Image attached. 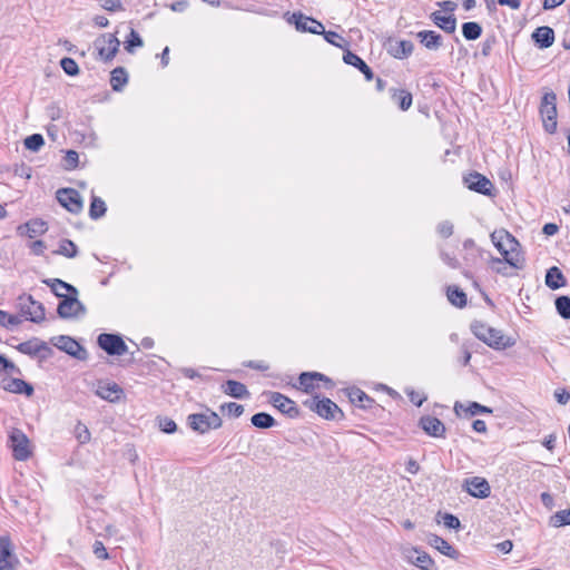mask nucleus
Segmentation results:
<instances>
[{"instance_id":"nucleus-1","label":"nucleus","mask_w":570,"mask_h":570,"mask_svg":"<svg viewBox=\"0 0 570 570\" xmlns=\"http://www.w3.org/2000/svg\"><path fill=\"white\" fill-rule=\"evenodd\" d=\"M470 328L480 341L492 348L505 350L515 344L514 340L505 336L500 330L491 327L481 321H473Z\"/></svg>"},{"instance_id":"nucleus-2","label":"nucleus","mask_w":570,"mask_h":570,"mask_svg":"<svg viewBox=\"0 0 570 570\" xmlns=\"http://www.w3.org/2000/svg\"><path fill=\"white\" fill-rule=\"evenodd\" d=\"M17 307L20 314L30 322L41 323L46 318L43 304L36 301L31 295H20L17 299Z\"/></svg>"},{"instance_id":"nucleus-3","label":"nucleus","mask_w":570,"mask_h":570,"mask_svg":"<svg viewBox=\"0 0 570 570\" xmlns=\"http://www.w3.org/2000/svg\"><path fill=\"white\" fill-rule=\"evenodd\" d=\"M187 422L191 430L202 434L212 429L215 430L220 428L223 423L219 415L210 410H207L205 413L189 414Z\"/></svg>"},{"instance_id":"nucleus-4","label":"nucleus","mask_w":570,"mask_h":570,"mask_svg":"<svg viewBox=\"0 0 570 570\" xmlns=\"http://www.w3.org/2000/svg\"><path fill=\"white\" fill-rule=\"evenodd\" d=\"M303 404L326 420H335L337 414L341 417L344 415L337 404L327 397L318 399V396H314L304 401Z\"/></svg>"},{"instance_id":"nucleus-5","label":"nucleus","mask_w":570,"mask_h":570,"mask_svg":"<svg viewBox=\"0 0 570 570\" xmlns=\"http://www.w3.org/2000/svg\"><path fill=\"white\" fill-rule=\"evenodd\" d=\"M87 312L85 305L78 299V294L69 293L60 298L57 307V314L60 318L68 320L85 315Z\"/></svg>"},{"instance_id":"nucleus-6","label":"nucleus","mask_w":570,"mask_h":570,"mask_svg":"<svg viewBox=\"0 0 570 570\" xmlns=\"http://www.w3.org/2000/svg\"><path fill=\"white\" fill-rule=\"evenodd\" d=\"M50 342L59 350L79 361H85L88 357L86 348L68 335L55 336Z\"/></svg>"},{"instance_id":"nucleus-7","label":"nucleus","mask_w":570,"mask_h":570,"mask_svg":"<svg viewBox=\"0 0 570 570\" xmlns=\"http://www.w3.org/2000/svg\"><path fill=\"white\" fill-rule=\"evenodd\" d=\"M9 441L16 460L24 461L30 456L29 439L21 430L13 429L9 435Z\"/></svg>"},{"instance_id":"nucleus-8","label":"nucleus","mask_w":570,"mask_h":570,"mask_svg":"<svg viewBox=\"0 0 570 570\" xmlns=\"http://www.w3.org/2000/svg\"><path fill=\"white\" fill-rule=\"evenodd\" d=\"M98 345L108 355H124L127 352V345L117 334L102 333L98 336Z\"/></svg>"},{"instance_id":"nucleus-9","label":"nucleus","mask_w":570,"mask_h":570,"mask_svg":"<svg viewBox=\"0 0 570 570\" xmlns=\"http://www.w3.org/2000/svg\"><path fill=\"white\" fill-rule=\"evenodd\" d=\"M464 184L470 190L475 193L493 196L494 185L484 175L473 171L463 178Z\"/></svg>"},{"instance_id":"nucleus-10","label":"nucleus","mask_w":570,"mask_h":570,"mask_svg":"<svg viewBox=\"0 0 570 570\" xmlns=\"http://www.w3.org/2000/svg\"><path fill=\"white\" fill-rule=\"evenodd\" d=\"M99 56L105 61L114 59L119 50L120 41L112 33L105 35L95 41Z\"/></svg>"},{"instance_id":"nucleus-11","label":"nucleus","mask_w":570,"mask_h":570,"mask_svg":"<svg viewBox=\"0 0 570 570\" xmlns=\"http://www.w3.org/2000/svg\"><path fill=\"white\" fill-rule=\"evenodd\" d=\"M59 204L72 214H78L82 209V199L80 194L73 188H61L57 191Z\"/></svg>"},{"instance_id":"nucleus-12","label":"nucleus","mask_w":570,"mask_h":570,"mask_svg":"<svg viewBox=\"0 0 570 570\" xmlns=\"http://www.w3.org/2000/svg\"><path fill=\"white\" fill-rule=\"evenodd\" d=\"M19 560L13 553L12 543L9 537H0V570H16Z\"/></svg>"},{"instance_id":"nucleus-13","label":"nucleus","mask_w":570,"mask_h":570,"mask_svg":"<svg viewBox=\"0 0 570 570\" xmlns=\"http://www.w3.org/2000/svg\"><path fill=\"white\" fill-rule=\"evenodd\" d=\"M289 22H294L298 31L321 35L324 32V26L314 18L306 17L303 13H293Z\"/></svg>"},{"instance_id":"nucleus-14","label":"nucleus","mask_w":570,"mask_h":570,"mask_svg":"<svg viewBox=\"0 0 570 570\" xmlns=\"http://www.w3.org/2000/svg\"><path fill=\"white\" fill-rule=\"evenodd\" d=\"M463 489H465L470 495L478 499H485L491 493L489 482L480 476L465 479Z\"/></svg>"},{"instance_id":"nucleus-15","label":"nucleus","mask_w":570,"mask_h":570,"mask_svg":"<svg viewBox=\"0 0 570 570\" xmlns=\"http://www.w3.org/2000/svg\"><path fill=\"white\" fill-rule=\"evenodd\" d=\"M491 239L502 256L509 255V252H514L519 245L517 239L505 230L493 232Z\"/></svg>"},{"instance_id":"nucleus-16","label":"nucleus","mask_w":570,"mask_h":570,"mask_svg":"<svg viewBox=\"0 0 570 570\" xmlns=\"http://www.w3.org/2000/svg\"><path fill=\"white\" fill-rule=\"evenodd\" d=\"M271 403L282 413L287 414L289 417L298 415L299 411L294 401L278 392H273L269 399Z\"/></svg>"},{"instance_id":"nucleus-17","label":"nucleus","mask_w":570,"mask_h":570,"mask_svg":"<svg viewBox=\"0 0 570 570\" xmlns=\"http://www.w3.org/2000/svg\"><path fill=\"white\" fill-rule=\"evenodd\" d=\"M419 425L422 430L434 438H442L445 433V426L441 420L435 416L425 415L420 419Z\"/></svg>"},{"instance_id":"nucleus-18","label":"nucleus","mask_w":570,"mask_h":570,"mask_svg":"<svg viewBox=\"0 0 570 570\" xmlns=\"http://www.w3.org/2000/svg\"><path fill=\"white\" fill-rule=\"evenodd\" d=\"M47 286L50 287L51 292L59 298L63 297L65 295L69 294V293H72V294H78V289L65 282V281H61L59 278H47V279H43L42 281Z\"/></svg>"},{"instance_id":"nucleus-19","label":"nucleus","mask_w":570,"mask_h":570,"mask_svg":"<svg viewBox=\"0 0 570 570\" xmlns=\"http://www.w3.org/2000/svg\"><path fill=\"white\" fill-rule=\"evenodd\" d=\"M532 39L539 48H549L553 45L554 31L548 26L539 27L533 31Z\"/></svg>"},{"instance_id":"nucleus-20","label":"nucleus","mask_w":570,"mask_h":570,"mask_svg":"<svg viewBox=\"0 0 570 570\" xmlns=\"http://www.w3.org/2000/svg\"><path fill=\"white\" fill-rule=\"evenodd\" d=\"M343 60L345 63L357 68L364 75V77L367 81H370L374 78V73H373L372 69L356 53L347 50L343 56Z\"/></svg>"},{"instance_id":"nucleus-21","label":"nucleus","mask_w":570,"mask_h":570,"mask_svg":"<svg viewBox=\"0 0 570 570\" xmlns=\"http://www.w3.org/2000/svg\"><path fill=\"white\" fill-rule=\"evenodd\" d=\"M17 350L20 353L35 356L39 354L41 351H46L48 354L52 353V350L47 345L46 342H41L38 338L29 340L20 343L17 346Z\"/></svg>"},{"instance_id":"nucleus-22","label":"nucleus","mask_w":570,"mask_h":570,"mask_svg":"<svg viewBox=\"0 0 570 570\" xmlns=\"http://www.w3.org/2000/svg\"><path fill=\"white\" fill-rule=\"evenodd\" d=\"M2 389L17 394H26L27 396L33 393L32 385L21 379L2 380Z\"/></svg>"},{"instance_id":"nucleus-23","label":"nucleus","mask_w":570,"mask_h":570,"mask_svg":"<svg viewBox=\"0 0 570 570\" xmlns=\"http://www.w3.org/2000/svg\"><path fill=\"white\" fill-rule=\"evenodd\" d=\"M430 19L446 33H453L456 29V18L453 14L443 16L440 11H434Z\"/></svg>"},{"instance_id":"nucleus-24","label":"nucleus","mask_w":570,"mask_h":570,"mask_svg":"<svg viewBox=\"0 0 570 570\" xmlns=\"http://www.w3.org/2000/svg\"><path fill=\"white\" fill-rule=\"evenodd\" d=\"M428 543L452 559H456L459 556V552L448 541L436 534L430 533L428 535Z\"/></svg>"},{"instance_id":"nucleus-25","label":"nucleus","mask_w":570,"mask_h":570,"mask_svg":"<svg viewBox=\"0 0 570 570\" xmlns=\"http://www.w3.org/2000/svg\"><path fill=\"white\" fill-rule=\"evenodd\" d=\"M416 38L429 50H438L442 46V36L433 30H422Z\"/></svg>"},{"instance_id":"nucleus-26","label":"nucleus","mask_w":570,"mask_h":570,"mask_svg":"<svg viewBox=\"0 0 570 570\" xmlns=\"http://www.w3.org/2000/svg\"><path fill=\"white\" fill-rule=\"evenodd\" d=\"M222 387L224 393L232 397L240 400L249 397V392L246 385L240 382L228 380L225 382V384H223Z\"/></svg>"},{"instance_id":"nucleus-27","label":"nucleus","mask_w":570,"mask_h":570,"mask_svg":"<svg viewBox=\"0 0 570 570\" xmlns=\"http://www.w3.org/2000/svg\"><path fill=\"white\" fill-rule=\"evenodd\" d=\"M122 394V389L116 383L100 384L97 390V395L109 402H117Z\"/></svg>"},{"instance_id":"nucleus-28","label":"nucleus","mask_w":570,"mask_h":570,"mask_svg":"<svg viewBox=\"0 0 570 570\" xmlns=\"http://www.w3.org/2000/svg\"><path fill=\"white\" fill-rule=\"evenodd\" d=\"M546 285L551 289H558L566 285V278L559 267L552 266L547 271Z\"/></svg>"},{"instance_id":"nucleus-29","label":"nucleus","mask_w":570,"mask_h":570,"mask_svg":"<svg viewBox=\"0 0 570 570\" xmlns=\"http://www.w3.org/2000/svg\"><path fill=\"white\" fill-rule=\"evenodd\" d=\"M348 397L353 404L358 405L362 409L372 407L375 401L370 397L365 392L358 387H352L348 390Z\"/></svg>"},{"instance_id":"nucleus-30","label":"nucleus","mask_w":570,"mask_h":570,"mask_svg":"<svg viewBox=\"0 0 570 570\" xmlns=\"http://www.w3.org/2000/svg\"><path fill=\"white\" fill-rule=\"evenodd\" d=\"M414 46L410 40H401L390 46V52L397 59H404L413 52Z\"/></svg>"},{"instance_id":"nucleus-31","label":"nucleus","mask_w":570,"mask_h":570,"mask_svg":"<svg viewBox=\"0 0 570 570\" xmlns=\"http://www.w3.org/2000/svg\"><path fill=\"white\" fill-rule=\"evenodd\" d=\"M392 102L399 107H411L412 95L410 91L402 88L390 89Z\"/></svg>"},{"instance_id":"nucleus-32","label":"nucleus","mask_w":570,"mask_h":570,"mask_svg":"<svg viewBox=\"0 0 570 570\" xmlns=\"http://www.w3.org/2000/svg\"><path fill=\"white\" fill-rule=\"evenodd\" d=\"M540 112L546 131L553 134L557 130L558 109H540Z\"/></svg>"},{"instance_id":"nucleus-33","label":"nucleus","mask_w":570,"mask_h":570,"mask_svg":"<svg viewBox=\"0 0 570 570\" xmlns=\"http://www.w3.org/2000/svg\"><path fill=\"white\" fill-rule=\"evenodd\" d=\"M128 81V73L125 68L117 67L111 71L110 85L114 90L120 91Z\"/></svg>"},{"instance_id":"nucleus-34","label":"nucleus","mask_w":570,"mask_h":570,"mask_svg":"<svg viewBox=\"0 0 570 570\" xmlns=\"http://www.w3.org/2000/svg\"><path fill=\"white\" fill-rule=\"evenodd\" d=\"M250 422L255 428L258 429H269L276 424L275 419L266 412H258L254 414L250 417Z\"/></svg>"},{"instance_id":"nucleus-35","label":"nucleus","mask_w":570,"mask_h":570,"mask_svg":"<svg viewBox=\"0 0 570 570\" xmlns=\"http://www.w3.org/2000/svg\"><path fill=\"white\" fill-rule=\"evenodd\" d=\"M448 298L450 303L456 307H464L466 305V294L456 286L448 288Z\"/></svg>"},{"instance_id":"nucleus-36","label":"nucleus","mask_w":570,"mask_h":570,"mask_svg":"<svg viewBox=\"0 0 570 570\" xmlns=\"http://www.w3.org/2000/svg\"><path fill=\"white\" fill-rule=\"evenodd\" d=\"M462 35L466 40H476L482 35V27L474 21L462 24Z\"/></svg>"},{"instance_id":"nucleus-37","label":"nucleus","mask_w":570,"mask_h":570,"mask_svg":"<svg viewBox=\"0 0 570 570\" xmlns=\"http://www.w3.org/2000/svg\"><path fill=\"white\" fill-rule=\"evenodd\" d=\"M23 227L27 229V235L33 238L38 235H42L47 230V223L41 219H32Z\"/></svg>"},{"instance_id":"nucleus-38","label":"nucleus","mask_w":570,"mask_h":570,"mask_svg":"<svg viewBox=\"0 0 570 570\" xmlns=\"http://www.w3.org/2000/svg\"><path fill=\"white\" fill-rule=\"evenodd\" d=\"M106 209L105 202L101 198L94 196L89 208V216L92 219H98L105 215Z\"/></svg>"},{"instance_id":"nucleus-39","label":"nucleus","mask_w":570,"mask_h":570,"mask_svg":"<svg viewBox=\"0 0 570 570\" xmlns=\"http://www.w3.org/2000/svg\"><path fill=\"white\" fill-rule=\"evenodd\" d=\"M558 314L564 318L570 320V297L562 295L556 298L554 302Z\"/></svg>"},{"instance_id":"nucleus-40","label":"nucleus","mask_w":570,"mask_h":570,"mask_svg":"<svg viewBox=\"0 0 570 570\" xmlns=\"http://www.w3.org/2000/svg\"><path fill=\"white\" fill-rule=\"evenodd\" d=\"M414 564L422 570H436L433 559L424 551L419 549Z\"/></svg>"},{"instance_id":"nucleus-41","label":"nucleus","mask_w":570,"mask_h":570,"mask_svg":"<svg viewBox=\"0 0 570 570\" xmlns=\"http://www.w3.org/2000/svg\"><path fill=\"white\" fill-rule=\"evenodd\" d=\"M24 147L30 151H39L45 145V139L40 134H32L24 139Z\"/></svg>"},{"instance_id":"nucleus-42","label":"nucleus","mask_w":570,"mask_h":570,"mask_svg":"<svg viewBox=\"0 0 570 570\" xmlns=\"http://www.w3.org/2000/svg\"><path fill=\"white\" fill-rule=\"evenodd\" d=\"M550 524L557 528L570 524V508L556 512L550 518Z\"/></svg>"},{"instance_id":"nucleus-43","label":"nucleus","mask_w":570,"mask_h":570,"mask_svg":"<svg viewBox=\"0 0 570 570\" xmlns=\"http://www.w3.org/2000/svg\"><path fill=\"white\" fill-rule=\"evenodd\" d=\"M56 254L63 255L69 258L76 257L78 254L77 246L72 240L63 239Z\"/></svg>"},{"instance_id":"nucleus-44","label":"nucleus","mask_w":570,"mask_h":570,"mask_svg":"<svg viewBox=\"0 0 570 570\" xmlns=\"http://www.w3.org/2000/svg\"><path fill=\"white\" fill-rule=\"evenodd\" d=\"M60 66L68 76H76L79 72V67L72 58H62L60 60Z\"/></svg>"},{"instance_id":"nucleus-45","label":"nucleus","mask_w":570,"mask_h":570,"mask_svg":"<svg viewBox=\"0 0 570 570\" xmlns=\"http://www.w3.org/2000/svg\"><path fill=\"white\" fill-rule=\"evenodd\" d=\"M142 45L144 42L139 33L136 30L131 29L129 37L126 41V50L128 52H132L135 47H142Z\"/></svg>"},{"instance_id":"nucleus-46","label":"nucleus","mask_w":570,"mask_h":570,"mask_svg":"<svg viewBox=\"0 0 570 570\" xmlns=\"http://www.w3.org/2000/svg\"><path fill=\"white\" fill-rule=\"evenodd\" d=\"M321 35H324L325 40L335 47L343 48L344 45L346 43L344 38L342 36H340L338 33H336L335 31H325L324 30V32H322Z\"/></svg>"},{"instance_id":"nucleus-47","label":"nucleus","mask_w":570,"mask_h":570,"mask_svg":"<svg viewBox=\"0 0 570 570\" xmlns=\"http://www.w3.org/2000/svg\"><path fill=\"white\" fill-rule=\"evenodd\" d=\"M75 434L79 443L85 444L90 441V432L88 428L82 424L81 422H78L75 428Z\"/></svg>"},{"instance_id":"nucleus-48","label":"nucleus","mask_w":570,"mask_h":570,"mask_svg":"<svg viewBox=\"0 0 570 570\" xmlns=\"http://www.w3.org/2000/svg\"><path fill=\"white\" fill-rule=\"evenodd\" d=\"M470 416H474L476 414L492 413V409L482 405L478 402H471L468 407L464 409Z\"/></svg>"},{"instance_id":"nucleus-49","label":"nucleus","mask_w":570,"mask_h":570,"mask_svg":"<svg viewBox=\"0 0 570 570\" xmlns=\"http://www.w3.org/2000/svg\"><path fill=\"white\" fill-rule=\"evenodd\" d=\"M220 409L222 411H227L234 417H239L244 413V406L235 402L225 403Z\"/></svg>"},{"instance_id":"nucleus-50","label":"nucleus","mask_w":570,"mask_h":570,"mask_svg":"<svg viewBox=\"0 0 570 570\" xmlns=\"http://www.w3.org/2000/svg\"><path fill=\"white\" fill-rule=\"evenodd\" d=\"M79 155L76 150H68L65 156V168L75 169L78 166Z\"/></svg>"},{"instance_id":"nucleus-51","label":"nucleus","mask_w":570,"mask_h":570,"mask_svg":"<svg viewBox=\"0 0 570 570\" xmlns=\"http://www.w3.org/2000/svg\"><path fill=\"white\" fill-rule=\"evenodd\" d=\"M454 226L450 220L441 222L436 230L442 238H449L453 234Z\"/></svg>"},{"instance_id":"nucleus-52","label":"nucleus","mask_w":570,"mask_h":570,"mask_svg":"<svg viewBox=\"0 0 570 570\" xmlns=\"http://www.w3.org/2000/svg\"><path fill=\"white\" fill-rule=\"evenodd\" d=\"M159 429L167 434L174 433L177 430L176 423L169 417H160L158 420Z\"/></svg>"},{"instance_id":"nucleus-53","label":"nucleus","mask_w":570,"mask_h":570,"mask_svg":"<svg viewBox=\"0 0 570 570\" xmlns=\"http://www.w3.org/2000/svg\"><path fill=\"white\" fill-rule=\"evenodd\" d=\"M443 523L449 529L459 530L461 528V522L458 517H455L452 513H444L443 517Z\"/></svg>"},{"instance_id":"nucleus-54","label":"nucleus","mask_w":570,"mask_h":570,"mask_svg":"<svg viewBox=\"0 0 570 570\" xmlns=\"http://www.w3.org/2000/svg\"><path fill=\"white\" fill-rule=\"evenodd\" d=\"M101 7L107 11H120L124 10L120 0H100Z\"/></svg>"},{"instance_id":"nucleus-55","label":"nucleus","mask_w":570,"mask_h":570,"mask_svg":"<svg viewBox=\"0 0 570 570\" xmlns=\"http://www.w3.org/2000/svg\"><path fill=\"white\" fill-rule=\"evenodd\" d=\"M513 252H509V255L503 256L504 261L514 268H522L523 267V258L519 257V254L515 255L512 254Z\"/></svg>"},{"instance_id":"nucleus-56","label":"nucleus","mask_w":570,"mask_h":570,"mask_svg":"<svg viewBox=\"0 0 570 570\" xmlns=\"http://www.w3.org/2000/svg\"><path fill=\"white\" fill-rule=\"evenodd\" d=\"M299 381H325L327 380V376H325L324 374L322 373H318V372H303L301 373L299 377H298Z\"/></svg>"},{"instance_id":"nucleus-57","label":"nucleus","mask_w":570,"mask_h":570,"mask_svg":"<svg viewBox=\"0 0 570 570\" xmlns=\"http://www.w3.org/2000/svg\"><path fill=\"white\" fill-rule=\"evenodd\" d=\"M403 558L410 563L414 564L415 558L417 556L419 549L415 547H404L401 550Z\"/></svg>"},{"instance_id":"nucleus-58","label":"nucleus","mask_w":570,"mask_h":570,"mask_svg":"<svg viewBox=\"0 0 570 570\" xmlns=\"http://www.w3.org/2000/svg\"><path fill=\"white\" fill-rule=\"evenodd\" d=\"M13 174L18 177L29 179L31 177V168L24 164L16 165Z\"/></svg>"},{"instance_id":"nucleus-59","label":"nucleus","mask_w":570,"mask_h":570,"mask_svg":"<svg viewBox=\"0 0 570 570\" xmlns=\"http://www.w3.org/2000/svg\"><path fill=\"white\" fill-rule=\"evenodd\" d=\"M94 553L98 559L106 560L109 558L108 552L101 541H96L94 543Z\"/></svg>"},{"instance_id":"nucleus-60","label":"nucleus","mask_w":570,"mask_h":570,"mask_svg":"<svg viewBox=\"0 0 570 570\" xmlns=\"http://www.w3.org/2000/svg\"><path fill=\"white\" fill-rule=\"evenodd\" d=\"M554 397L558 403L567 404L570 400V393L566 389H558L554 391Z\"/></svg>"},{"instance_id":"nucleus-61","label":"nucleus","mask_w":570,"mask_h":570,"mask_svg":"<svg viewBox=\"0 0 570 570\" xmlns=\"http://www.w3.org/2000/svg\"><path fill=\"white\" fill-rule=\"evenodd\" d=\"M557 96L553 92H547L542 97L541 107H556Z\"/></svg>"},{"instance_id":"nucleus-62","label":"nucleus","mask_w":570,"mask_h":570,"mask_svg":"<svg viewBox=\"0 0 570 570\" xmlns=\"http://www.w3.org/2000/svg\"><path fill=\"white\" fill-rule=\"evenodd\" d=\"M443 11L452 13L455 11L458 4L451 0L439 1L436 3Z\"/></svg>"},{"instance_id":"nucleus-63","label":"nucleus","mask_w":570,"mask_h":570,"mask_svg":"<svg viewBox=\"0 0 570 570\" xmlns=\"http://www.w3.org/2000/svg\"><path fill=\"white\" fill-rule=\"evenodd\" d=\"M441 257H442L443 262L452 268H458L460 266L459 261L455 257H452L446 253H442Z\"/></svg>"},{"instance_id":"nucleus-64","label":"nucleus","mask_w":570,"mask_h":570,"mask_svg":"<svg viewBox=\"0 0 570 570\" xmlns=\"http://www.w3.org/2000/svg\"><path fill=\"white\" fill-rule=\"evenodd\" d=\"M558 230L559 227L554 223H547L542 228L543 234H546L547 236H553L554 234L558 233Z\"/></svg>"}]
</instances>
